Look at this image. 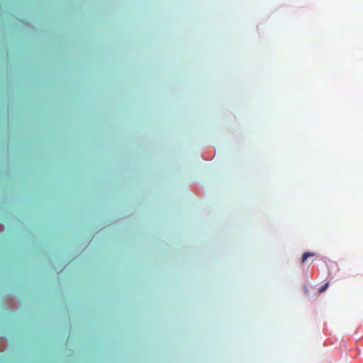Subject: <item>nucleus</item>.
Here are the masks:
<instances>
[{
  "instance_id": "obj_1",
  "label": "nucleus",
  "mask_w": 363,
  "mask_h": 363,
  "mask_svg": "<svg viewBox=\"0 0 363 363\" xmlns=\"http://www.w3.org/2000/svg\"><path fill=\"white\" fill-rule=\"evenodd\" d=\"M315 253L314 252H305L303 256H302V259H301V262L302 263H304L306 262V260L309 257H313L315 256Z\"/></svg>"
},
{
  "instance_id": "obj_2",
  "label": "nucleus",
  "mask_w": 363,
  "mask_h": 363,
  "mask_svg": "<svg viewBox=\"0 0 363 363\" xmlns=\"http://www.w3.org/2000/svg\"><path fill=\"white\" fill-rule=\"evenodd\" d=\"M329 286V284L328 283H325L324 285H323L322 286H320L318 289V291L320 293H323V291H325L328 287Z\"/></svg>"
}]
</instances>
